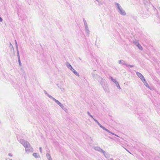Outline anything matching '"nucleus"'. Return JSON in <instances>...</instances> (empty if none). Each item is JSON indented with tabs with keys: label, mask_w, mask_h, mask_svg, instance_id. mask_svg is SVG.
I'll return each instance as SVG.
<instances>
[{
	"label": "nucleus",
	"mask_w": 160,
	"mask_h": 160,
	"mask_svg": "<svg viewBox=\"0 0 160 160\" xmlns=\"http://www.w3.org/2000/svg\"><path fill=\"white\" fill-rule=\"evenodd\" d=\"M110 78L111 79V80L112 81V79H113L112 78V77H110Z\"/></svg>",
	"instance_id": "a19ab883"
},
{
	"label": "nucleus",
	"mask_w": 160,
	"mask_h": 160,
	"mask_svg": "<svg viewBox=\"0 0 160 160\" xmlns=\"http://www.w3.org/2000/svg\"><path fill=\"white\" fill-rule=\"evenodd\" d=\"M32 155L34 157H35V158H38V155H37V153H34L33 154H32Z\"/></svg>",
	"instance_id": "aec40b11"
},
{
	"label": "nucleus",
	"mask_w": 160,
	"mask_h": 160,
	"mask_svg": "<svg viewBox=\"0 0 160 160\" xmlns=\"http://www.w3.org/2000/svg\"><path fill=\"white\" fill-rule=\"evenodd\" d=\"M98 81L100 82V83L101 84L102 86H104V85L107 83V82L105 80H104L103 79V78L99 77L98 76Z\"/></svg>",
	"instance_id": "7ed1b4c3"
},
{
	"label": "nucleus",
	"mask_w": 160,
	"mask_h": 160,
	"mask_svg": "<svg viewBox=\"0 0 160 160\" xmlns=\"http://www.w3.org/2000/svg\"><path fill=\"white\" fill-rule=\"evenodd\" d=\"M8 155L10 157H12V154L11 153H9L8 154Z\"/></svg>",
	"instance_id": "7c9ffc66"
},
{
	"label": "nucleus",
	"mask_w": 160,
	"mask_h": 160,
	"mask_svg": "<svg viewBox=\"0 0 160 160\" xmlns=\"http://www.w3.org/2000/svg\"><path fill=\"white\" fill-rule=\"evenodd\" d=\"M84 23V25L85 28L88 27V24H87V22H85Z\"/></svg>",
	"instance_id": "bb28decb"
},
{
	"label": "nucleus",
	"mask_w": 160,
	"mask_h": 160,
	"mask_svg": "<svg viewBox=\"0 0 160 160\" xmlns=\"http://www.w3.org/2000/svg\"><path fill=\"white\" fill-rule=\"evenodd\" d=\"M142 82H143V83H144V84L146 86V87H147L148 88H149L150 89H151L150 88L149 86V85L145 79V80H143Z\"/></svg>",
	"instance_id": "f8f14e48"
},
{
	"label": "nucleus",
	"mask_w": 160,
	"mask_h": 160,
	"mask_svg": "<svg viewBox=\"0 0 160 160\" xmlns=\"http://www.w3.org/2000/svg\"><path fill=\"white\" fill-rule=\"evenodd\" d=\"M19 142L25 147L26 152L27 153L33 152V149L28 141L24 139H21L19 140Z\"/></svg>",
	"instance_id": "f257e3e1"
},
{
	"label": "nucleus",
	"mask_w": 160,
	"mask_h": 160,
	"mask_svg": "<svg viewBox=\"0 0 160 160\" xmlns=\"http://www.w3.org/2000/svg\"><path fill=\"white\" fill-rule=\"evenodd\" d=\"M104 86H102V87L103 88L105 92H107L108 93L109 92V89L108 88V86L107 83H106L104 85Z\"/></svg>",
	"instance_id": "39448f33"
},
{
	"label": "nucleus",
	"mask_w": 160,
	"mask_h": 160,
	"mask_svg": "<svg viewBox=\"0 0 160 160\" xmlns=\"http://www.w3.org/2000/svg\"><path fill=\"white\" fill-rule=\"evenodd\" d=\"M48 160H52L50 155L49 153H47L46 154Z\"/></svg>",
	"instance_id": "dca6fc26"
},
{
	"label": "nucleus",
	"mask_w": 160,
	"mask_h": 160,
	"mask_svg": "<svg viewBox=\"0 0 160 160\" xmlns=\"http://www.w3.org/2000/svg\"><path fill=\"white\" fill-rule=\"evenodd\" d=\"M51 99L59 106H60L62 104L59 101L53 97Z\"/></svg>",
	"instance_id": "0eeeda50"
},
{
	"label": "nucleus",
	"mask_w": 160,
	"mask_h": 160,
	"mask_svg": "<svg viewBox=\"0 0 160 160\" xmlns=\"http://www.w3.org/2000/svg\"><path fill=\"white\" fill-rule=\"evenodd\" d=\"M87 113H88V114L89 115L90 114V113L88 111V112H87Z\"/></svg>",
	"instance_id": "4c0bfd02"
},
{
	"label": "nucleus",
	"mask_w": 160,
	"mask_h": 160,
	"mask_svg": "<svg viewBox=\"0 0 160 160\" xmlns=\"http://www.w3.org/2000/svg\"><path fill=\"white\" fill-rule=\"evenodd\" d=\"M17 57H18V60H20V55H19V51L18 50L17 51Z\"/></svg>",
	"instance_id": "a211bd4d"
},
{
	"label": "nucleus",
	"mask_w": 160,
	"mask_h": 160,
	"mask_svg": "<svg viewBox=\"0 0 160 160\" xmlns=\"http://www.w3.org/2000/svg\"><path fill=\"white\" fill-rule=\"evenodd\" d=\"M111 134H112V135H115V133H113L112 132H111Z\"/></svg>",
	"instance_id": "58836bf2"
},
{
	"label": "nucleus",
	"mask_w": 160,
	"mask_h": 160,
	"mask_svg": "<svg viewBox=\"0 0 160 160\" xmlns=\"http://www.w3.org/2000/svg\"><path fill=\"white\" fill-rule=\"evenodd\" d=\"M44 93L47 96H48V97H49V98H52V96L51 95H49L48 93L47 92L44 90Z\"/></svg>",
	"instance_id": "2eb2a0df"
},
{
	"label": "nucleus",
	"mask_w": 160,
	"mask_h": 160,
	"mask_svg": "<svg viewBox=\"0 0 160 160\" xmlns=\"http://www.w3.org/2000/svg\"><path fill=\"white\" fill-rule=\"evenodd\" d=\"M110 160H114L112 158H111Z\"/></svg>",
	"instance_id": "a18cd8bd"
},
{
	"label": "nucleus",
	"mask_w": 160,
	"mask_h": 160,
	"mask_svg": "<svg viewBox=\"0 0 160 160\" xmlns=\"http://www.w3.org/2000/svg\"><path fill=\"white\" fill-rule=\"evenodd\" d=\"M118 63L119 64H121L123 65H125L126 66H127L128 65V64L125 63V61L122 60H120L118 61Z\"/></svg>",
	"instance_id": "1a4fd4ad"
},
{
	"label": "nucleus",
	"mask_w": 160,
	"mask_h": 160,
	"mask_svg": "<svg viewBox=\"0 0 160 160\" xmlns=\"http://www.w3.org/2000/svg\"><path fill=\"white\" fill-rule=\"evenodd\" d=\"M94 149L95 150L98 151L102 153L104 152V151L99 147H96L94 148Z\"/></svg>",
	"instance_id": "423d86ee"
},
{
	"label": "nucleus",
	"mask_w": 160,
	"mask_h": 160,
	"mask_svg": "<svg viewBox=\"0 0 160 160\" xmlns=\"http://www.w3.org/2000/svg\"><path fill=\"white\" fill-rule=\"evenodd\" d=\"M98 125L104 130L106 128L102 126L100 123L99 124V125Z\"/></svg>",
	"instance_id": "5701e85b"
},
{
	"label": "nucleus",
	"mask_w": 160,
	"mask_h": 160,
	"mask_svg": "<svg viewBox=\"0 0 160 160\" xmlns=\"http://www.w3.org/2000/svg\"><path fill=\"white\" fill-rule=\"evenodd\" d=\"M112 81L113 82H114L115 83V84H116L117 83V82H117L116 80V79H112Z\"/></svg>",
	"instance_id": "a878e982"
},
{
	"label": "nucleus",
	"mask_w": 160,
	"mask_h": 160,
	"mask_svg": "<svg viewBox=\"0 0 160 160\" xmlns=\"http://www.w3.org/2000/svg\"><path fill=\"white\" fill-rule=\"evenodd\" d=\"M15 44L16 43V42H17V41H16V40H15Z\"/></svg>",
	"instance_id": "c03bdc74"
},
{
	"label": "nucleus",
	"mask_w": 160,
	"mask_h": 160,
	"mask_svg": "<svg viewBox=\"0 0 160 160\" xmlns=\"http://www.w3.org/2000/svg\"><path fill=\"white\" fill-rule=\"evenodd\" d=\"M115 5L117 11L119 13L123 16H125L126 15V14L125 12L118 3L117 2H115Z\"/></svg>",
	"instance_id": "f03ea898"
},
{
	"label": "nucleus",
	"mask_w": 160,
	"mask_h": 160,
	"mask_svg": "<svg viewBox=\"0 0 160 160\" xmlns=\"http://www.w3.org/2000/svg\"><path fill=\"white\" fill-rule=\"evenodd\" d=\"M137 46L138 47V48L141 50H142V46L140 45V44L139 43H138V44H137Z\"/></svg>",
	"instance_id": "f3484780"
},
{
	"label": "nucleus",
	"mask_w": 160,
	"mask_h": 160,
	"mask_svg": "<svg viewBox=\"0 0 160 160\" xmlns=\"http://www.w3.org/2000/svg\"><path fill=\"white\" fill-rule=\"evenodd\" d=\"M18 62L19 65L21 67L22 66V63L21 62L20 59L18 60Z\"/></svg>",
	"instance_id": "393cba45"
},
{
	"label": "nucleus",
	"mask_w": 160,
	"mask_h": 160,
	"mask_svg": "<svg viewBox=\"0 0 160 160\" xmlns=\"http://www.w3.org/2000/svg\"><path fill=\"white\" fill-rule=\"evenodd\" d=\"M65 64L67 68L69 69H72V67L71 66V65L68 62H66L65 63Z\"/></svg>",
	"instance_id": "6e6552de"
},
{
	"label": "nucleus",
	"mask_w": 160,
	"mask_h": 160,
	"mask_svg": "<svg viewBox=\"0 0 160 160\" xmlns=\"http://www.w3.org/2000/svg\"><path fill=\"white\" fill-rule=\"evenodd\" d=\"M104 130L108 132L109 133H111V132L110 131H109V130H108V129H106V128Z\"/></svg>",
	"instance_id": "c85d7f7f"
},
{
	"label": "nucleus",
	"mask_w": 160,
	"mask_h": 160,
	"mask_svg": "<svg viewBox=\"0 0 160 160\" xmlns=\"http://www.w3.org/2000/svg\"><path fill=\"white\" fill-rule=\"evenodd\" d=\"M89 116L91 117L93 119V118H94L93 117V116L90 114L89 115Z\"/></svg>",
	"instance_id": "f704fd0d"
},
{
	"label": "nucleus",
	"mask_w": 160,
	"mask_h": 160,
	"mask_svg": "<svg viewBox=\"0 0 160 160\" xmlns=\"http://www.w3.org/2000/svg\"><path fill=\"white\" fill-rule=\"evenodd\" d=\"M126 150H127V151L128 152H129V153H130V154H131V153H130V152L129 151H128V150H127V149H126Z\"/></svg>",
	"instance_id": "37998d69"
},
{
	"label": "nucleus",
	"mask_w": 160,
	"mask_h": 160,
	"mask_svg": "<svg viewBox=\"0 0 160 160\" xmlns=\"http://www.w3.org/2000/svg\"><path fill=\"white\" fill-rule=\"evenodd\" d=\"M83 21L84 23L85 22H87L84 18H83Z\"/></svg>",
	"instance_id": "e433bc0d"
},
{
	"label": "nucleus",
	"mask_w": 160,
	"mask_h": 160,
	"mask_svg": "<svg viewBox=\"0 0 160 160\" xmlns=\"http://www.w3.org/2000/svg\"><path fill=\"white\" fill-rule=\"evenodd\" d=\"M39 150H40V152L42 153V148L41 147L39 148Z\"/></svg>",
	"instance_id": "2f4dec72"
},
{
	"label": "nucleus",
	"mask_w": 160,
	"mask_h": 160,
	"mask_svg": "<svg viewBox=\"0 0 160 160\" xmlns=\"http://www.w3.org/2000/svg\"><path fill=\"white\" fill-rule=\"evenodd\" d=\"M98 125L104 130L106 128L102 126L100 123L99 124V125Z\"/></svg>",
	"instance_id": "4be33fe9"
},
{
	"label": "nucleus",
	"mask_w": 160,
	"mask_h": 160,
	"mask_svg": "<svg viewBox=\"0 0 160 160\" xmlns=\"http://www.w3.org/2000/svg\"><path fill=\"white\" fill-rule=\"evenodd\" d=\"M70 70H71L73 72L74 74L76 76H79V74H78V73L73 68H72V69H70Z\"/></svg>",
	"instance_id": "9d476101"
},
{
	"label": "nucleus",
	"mask_w": 160,
	"mask_h": 160,
	"mask_svg": "<svg viewBox=\"0 0 160 160\" xmlns=\"http://www.w3.org/2000/svg\"><path fill=\"white\" fill-rule=\"evenodd\" d=\"M133 43L135 45H136V46L137 44H138V43H139L138 41L136 40L133 41Z\"/></svg>",
	"instance_id": "6ab92c4d"
},
{
	"label": "nucleus",
	"mask_w": 160,
	"mask_h": 160,
	"mask_svg": "<svg viewBox=\"0 0 160 160\" xmlns=\"http://www.w3.org/2000/svg\"><path fill=\"white\" fill-rule=\"evenodd\" d=\"M2 20H2V18L0 17V22H2Z\"/></svg>",
	"instance_id": "473e14b6"
},
{
	"label": "nucleus",
	"mask_w": 160,
	"mask_h": 160,
	"mask_svg": "<svg viewBox=\"0 0 160 160\" xmlns=\"http://www.w3.org/2000/svg\"><path fill=\"white\" fill-rule=\"evenodd\" d=\"M85 28V32H86V33L87 34L86 35L88 37H89V34L90 31H89V30L88 27H87V28Z\"/></svg>",
	"instance_id": "ddd939ff"
},
{
	"label": "nucleus",
	"mask_w": 160,
	"mask_h": 160,
	"mask_svg": "<svg viewBox=\"0 0 160 160\" xmlns=\"http://www.w3.org/2000/svg\"><path fill=\"white\" fill-rule=\"evenodd\" d=\"M110 138L111 139H112V138H110Z\"/></svg>",
	"instance_id": "49530a36"
},
{
	"label": "nucleus",
	"mask_w": 160,
	"mask_h": 160,
	"mask_svg": "<svg viewBox=\"0 0 160 160\" xmlns=\"http://www.w3.org/2000/svg\"><path fill=\"white\" fill-rule=\"evenodd\" d=\"M136 74L138 77L141 79L142 81L143 80H145V78L143 75L140 73L137 72H136Z\"/></svg>",
	"instance_id": "20e7f679"
},
{
	"label": "nucleus",
	"mask_w": 160,
	"mask_h": 160,
	"mask_svg": "<svg viewBox=\"0 0 160 160\" xmlns=\"http://www.w3.org/2000/svg\"><path fill=\"white\" fill-rule=\"evenodd\" d=\"M93 120L98 124V125H99L100 123L95 118H93Z\"/></svg>",
	"instance_id": "b1692460"
},
{
	"label": "nucleus",
	"mask_w": 160,
	"mask_h": 160,
	"mask_svg": "<svg viewBox=\"0 0 160 160\" xmlns=\"http://www.w3.org/2000/svg\"><path fill=\"white\" fill-rule=\"evenodd\" d=\"M15 45H16V47L17 51L18 50V44H17V42H16V43L15 44Z\"/></svg>",
	"instance_id": "cd10ccee"
},
{
	"label": "nucleus",
	"mask_w": 160,
	"mask_h": 160,
	"mask_svg": "<svg viewBox=\"0 0 160 160\" xmlns=\"http://www.w3.org/2000/svg\"><path fill=\"white\" fill-rule=\"evenodd\" d=\"M114 135L116 136L117 137H119V136L118 135L116 134H115V135Z\"/></svg>",
	"instance_id": "79ce46f5"
},
{
	"label": "nucleus",
	"mask_w": 160,
	"mask_h": 160,
	"mask_svg": "<svg viewBox=\"0 0 160 160\" xmlns=\"http://www.w3.org/2000/svg\"><path fill=\"white\" fill-rule=\"evenodd\" d=\"M60 106L64 111L66 112V111L67 110L66 108L62 104Z\"/></svg>",
	"instance_id": "4468645a"
},
{
	"label": "nucleus",
	"mask_w": 160,
	"mask_h": 160,
	"mask_svg": "<svg viewBox=\"0 0 160 160\" xmlns=\"http://www.w3.org/2000/svg\"><path fill=\"white\" fill-rule=\"evenodd\" d=\"M128 66H129L130 68H132V67H134V65H128Z\"/></svg>",
	"instance_id": "c756f323"
},
{
	"label": "nucleus",
	"mask_w": 160,
	"mask_h": 160,
	"mask_svg": "<svg viewBox=\"0 0 160 160\" xmlns=\"http://www.w3.org/2000/svg\"><path fill=\"white\" fill-rule=\"evenodd\" d=\"M6 160H12L11 159H10V158H7L6 159Z\"/></svg>",
	"instance_id": "72a5a7b5"
},
{
	"label": "nucleus",
	"mask_w": 160,
	"mask_h": 160,
	"mask_svg": "<svg viewBox=\"0 0 160 160\" xmlns=\"http://www.w3.org/2000/svg\"><path fill=\"white\" fill-rule=\"evenodd\" d=\"M89 116L91 117L93 119V118H94L93 117V116L90 114L89 115Z\"/></svg>",
	"instance_id": "c9c22d12"
},
{
	"label": "nucleus",
	"mask_w": 160,
	"mask_h": 160,
	"mask_svg": "<svg viewBox=\"0 0 160 160\" xmlns=\"http://www.w3.org/2000/svg\"><path fill=\"white\" fill-rule=\"evenodd\" d=\"M10 46H11V47H12V48H13V46H12V44H11V43H10Z\"/></svg>",
	"instance_id": "ea45409f"
},
{
	"label": "nucleus",
	"mask_w": 160,
	"mask_h": 160,
	"mask_svg": "<svg viewBox=\"0 0 160 160\" xmlns=\"http://www.w3.org/2000/svg\"><path fill=\"white\" fill-rule=\"evenodd\" d=\"M116 84V86L119 89H121V88L119 86V83L118 82H117V83Z\"/></svg>",
	"instance_id": "412c9836"
},
{
	"label": "nucleus",
	"mask_w": 160,
	"mask_h": 160,
	"mask_svg": "<svg viewBox=\"0 0 160 160\" xmlns=\"http://www.w3.org/2000/svg\"><path fill=\"white\" fill-rule=\"evenodd\" d=\"M102 153L104 155L105 157L106 158H109L110 157V154L108 152H106L104 151V152H103Z\"/></svg>",
	"instance_id": "9b49d317"
}]
</instances>
